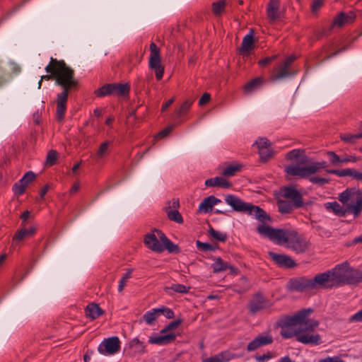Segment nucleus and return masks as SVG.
<instances>
[{"mask_svg": "<svg viewBox=\"0 0 362 362\" xmlns=\"http://www.w3.org/2000/svg\"><path fill=\"white\" fill-rule=\"evenodd\" d=\"M257 231L273 243L283 245L296 254L305 253L309 249V241L294 229L274 228L266 224H260Z\"/></svg>", "mask_w": 362, "mask_h": 362, "instance_id": "1", "label": "nucleus"}, {"mask_svg": "<svg viewBox=\"0 0 362 362\" xmlns=\"http://www.w3.org/2000/svg\"><path fill=\"white\" fill-rule=\"evenodd\" d=\"M45 71L49 74L42 76V80H54L55 83L62 88L69 85H78L74 78V71L67 66L64 60L51 57Z\"/></svg>", "mask_w": 362, "mask_h": 362, "instance_id": "2", "label": "nucleus"}, {"mask_svg": "<svg viewBox=\"0 0 362 362\" xmlns=\"http://www.w3.org/2000/svg\"><path fill=\"white\" fill-rule=\"evenodd\" d=\"M225 202L233 211L240 213H245L250 216H253L256 219L265 224L267 221H272L271 217L266 211L259 206L252 203L245 202L238 197L234 194H227L225 196Z\"/></svg>", "mask_w": 362, "mask_h": 362, "instance_id": "3", "label": "nucleus"}, {"mask_svg": "<svg viewBox=\"0 0 362 362\" xmlns=\"http://www.w3.org/2000/svg\"><path fill=\"white\" fill-rule=\"evenodd\" d=\"M318 326L319 322L317 320L308 317L301 327H298V341L303 344H321V336L315 330Z\"/></svg>", "mask_w": 362, "mask_h": 362, "instance_id": "4", "label": "nucleus"}, {"mask_svg": "<svg viewBox=\"0 0 362 362\" xmlns=\"http://www.w3.org/2000/svg\"><path fill=\"white\" fill-rule=\"evenodd\" d=\"M300 164L297 165H289L286 166L285 172L287 175L293 177H298L300 178L308 177L310 182L313 184H317L320 186H322L329 182V179L325 177H320L316 176H310L313 174L315 168L308 166H300Z\"/></svg>", "mask_w": 362, "mask_h": 362, "instance_id": "5", "label": "nucleus"}, {"mask_svg": "<svg viewBox=\"0 0 362 362\" xmlns=\"http://www.w3.org/2000/svg\"><path fill=\"white\" fill-rule=\"evenodd\" d=\"M130 89L131 87L128 83H105L95 90L94 94L98 98H104L106 96L127 97L129 95Z\"/></svg>", "mask_w": 362, "mask_h": 362, "instance_id": "6", "label": "nucleus"}, {"mask_svg": "<svg viewBox=\"0 0 362 362\" xmlns=\"http://www.w3.org/2000/svg\"><path fill=\"white\" fill-rule=\"evenodd\" d=\"M78 85H69L63 88L62 92L57 94L56 117L58 122L64 119L69 93L71 89L76 88Z\"/></svg>", "mask_w": 362, "mask_h": 362, "instance_id": "7", "label": "nucleus"}, {"mask_svg": "<svg viewBox=\"0 0 362 362\" xmlns=\"http://www.w3.org/2000/svg\"><path fill=\"white\" fill-rule=\"evenodd\" d=\"M151 55L149 59V69H151L146 78V81L148 86H153V71L155 73L156 81H158V48L156 43L151 42L150 45Z\"/></svg>", "mask_w": 362, "mask_h": 362, "instance_id": "8", "label": "nucleus"}, {"mask_svg": "<svg viewBox=\"0 0 362 362\" xmlns=\"http://www.w3.org/2000/svg\"><path fill=\"white\" fill-rule=\"evenodd\" d=\"M286 289L290 292H304L313 290L310 279L305 276L293 277L286 284Z\"/></svg>", "mask_w": 362, "mask_h": 362, "instance_id": "9", "label": "nucleus"}, {"mask_svg": "<svg viewBox=\"0 0 362 362\" xmlns=\"http://www.w3.org/2000/svg\"><path fill=\"white\" fill-rule=\"evenodd\" d=\"M313 313L312 308H303L298 310L293 315L286 316L284 320L285 327L296 326L301 327L308 316Z\"/></svg>", "mask_w": 362, "mask_h": 362, "instance_id": "10", "label": "nucleus"}, {"mask_svg": "<svg viewBox=\"0 0 362 362\" xmlns=\"http://www.w3.org/2000/svg\"><path fill=\"white\" fill-rule=\"evenodd\" d=\"M120 344L116 336L105 339L98 346V351L103 355H113L120 350Z\"/></svg>", "mask_w": 362, "mask_h": 362, "instance_id": "11", "label": "nucleus"}, {"mask_svg": "<svg viewBox=\"0 0 362 362\" xmlns=\"http://www.w3.org/2000/svg\"><path fill=\"white\" fill-rule=\"evenodd\" d=\"M167 206L163 207V211L166 213L168 218L179 224L184 223L182 214L177 210L180 207V201L178 199L173 198L167 202Z\"/></svg>", "mask_w": 362, "mask_h": 362, "instance_id": "12", "label": "nucleus"}, {"mask_svg": "<svg viewBox=\"0 0 362 362\" xmlns=\"http://www.w3.org/2000/svg\"><path fill=\"white\" fill-rule=\"evenodd\" d=\"M312 288L317 287L322 288H332L336 287L330 270L317 274L313 279H310Z\"/></svg>", "mask_w": 362, "mask_h": 362, "instance_id": "13", "label": "nucleus"}, {"mask_svg": "<svg viewBox=\"0 0 362 362\" xmlns=\"http://www.w3.org/2000/svg\"><path fill=\"white\" fill-rule=\"evenodd\" d=\"M268 255L273 262L279 268L288 269L298 266L296 262L288 255L277 254L274 252L269 251Z\"/></svg>", "mask_w": 362, "mask_h": 362, "instance_id": "14", "label": "nucleus"}, {"mask_svg": "<svg viewBox=\"0 0 362 362\" xmlns=\"http://www.w3.org/2000/svg\"><path fill=\"white\" fill-rule=\"evenodd\" d=\"M339 200L344 204H348L349 201L356 200L354 205L362 209V192L356 188H347L339 194Z\"/></svg>", "mask_w": 362, "mask_h": 362, "instance_id": "15", "label": "nucleus"}, {"mask_svg": "<svg viewBox=\"0 0 362 362\" xmlns=\"http://www.w3.org/2000/svg\"><path fill=\"white\" fill-rule=\"evenodd\" d=\"M349 263L344 262L341 264H337L334 269L330 270L332 280L334 281L336 287L344 286V280L347 272H349Z\"/></svg>", "mask_w": 362, "mask_h": 362, "instance_id": "16", "label": "nucleus"}, {"mask_svg": "<svg viewBox=\"0 0 362 362\" xmlns=\"http://www.w3.org/2000/svg\"><path fill=\"white\" fill-rule=\"evenodd\" d=\"M281 194L284 197L291 199L292 202H294L296 209L304 206L302 194L294 187H284L281 188Z\"/></svg>", "mask_w": 362, "mask_h": 362, "instance_id": "17", "label": "nucleus"}, {"mask_svg": "<svg viewBox=\"0 0 362 362\" xmlns=\"http://www.w3.org/2000/svg\"><path fill=\"white\" fill-rule=\"evenodd\" d=\"M248 308L250 313L255 315L267 308V300L261 293H256L250 300Z\"/></svg>", "mask_w": 362, "mask_h": 362, "instance_id": "18", "label": "nucleus"}, {"mask_svg": "<svg viewBox=\"0 0 362 362\" xmlns=\"http://www.w3.org/2000/svg\"><path fill=\"white\" fill-rule=\"evenodd\" d=\"M356 18V13L350 11L348 13L340 12L333 20L331 28L334 27L341 28L345 24H351L354 22Z\"/></svg>", "mask_w": 362, "mask_h": 362, "instance_id": "19", "label": "nucleus"}, {"mask_svg": "<svg viewBox=\"0 0 362 362\" xmlns=\"http://www.w3.org/2000/svg\"><path fill=\"white\" fill-rule=\"evenodd\" d=\"M164 250H167L170 254H178L180 252V247L160 230V252Z\"/></svg>", "mask_w": 362, "mask_h": 362, "instance_id": "20", "label": "nucleus"}, {"mask_svg": "<svg viewBox=\"0 0 362 362\" xmlns=\"http://www.w3.org/2000/svg\"><path fill=\"white\" fill-rule=\"evenodd\" d=\"M272 342L273 338L271 335L259 334L247 344V350L248 351H253L261 346L270 344Z\"/></svg>", "mask_w": 362, "mask_h": 362, "instance_id": "21", "label": "nucleus"}, {"mask_svg": "<svg viewBox=\"0 0 362 362\" xmlns=\"http://www.w3.org/2000/svg\"><path fill=\"white\" fill-rule=\"evenodd\" d=\"M265 83L266 80L262 76L254 78L244 85L243 91L246 94L252 93L255 91L261 89Z\"/></svg>", "mask_w": 362, "mask_h": 362, "instance_id": "22", "label": "nucleus"}, {"mask_svg": "<svg viewBox=\"0 0 362 362\" xmlns=\"http://www.w3.org/2000/svg\"><path fill=\"white\" fill-rule=\"evenodd\" d=\"M362 281V271L350 266L344 280V285H357Z\"/></svg>", "mask_w": 362, "mask_h": 362, "instance_id": "23", "label": "nucleus"}, {"mask_svg": "<svg viewBox=\"0 0 362 362\" xmlns=\"http://www.w3.org/2000/svg\"><path fill=\"white\" fill-rule=\"evenodd\" d=\"M286 158L289 160H296L298 164H305L308 162V156L305 149L297 148L288 151Z\"/></svg>", "mask_w": 362, "mask_h": 362, "instance_id": "24", "label": "nucleus"}, {"mask_svg": "<svg viewBox=\"0 0 362 362\" xmlns=\"http://www.w3.org/2000/svg\"><path fill=\"white\" fill-rule=\"evenodd\" d=\"M280 1L269 0L267 7V15L270 21H274L279 18Z\"/></svg>", "mask_w": 362, "mask_h": 362, "instance_id": "25", "label": "nucleus"}, {"mask_svg": "<svg viewBox=\"0 0 362 362\" xmlns=\"http://www.w3.org/2000/svg\"><path fill=\"white\" fill-rule=\"evenodd\" d=\"M254 31L252 29L250 30L249 33L243 37L241 47L239 48V53L244 54L245 52L252 50L254 48Z\"/></svg>", "mask_w": 362, "mask_h": 362, "instance_id": "26", "label": "nucleus"}, {"mask_svg": "<svg viewBox=\"0 0 362 362\" xmlns=\"http://www.w3.org/2000/svg\"><path fill=\"white\" fill-rule=\"evenodd\" d=\"M291 76H292L291 72L280 64L273 69L270 81H276Z\"/></svg>", "mask_w": 362, "mask_h": 362, "instance_id": "27", "label": "nucleus"}, {"mask_svg": "<svg viewBox=\"0 0 362 362\" xmlns=\"http://www.w3.org/2000/svg\"><path fill=\"white\" fill-rule=\"evenodd\" d=\"M86 316L91 320H95L104 314V310L101 309L98 304L89 303L85 309Z\"/></svg>", "mask_w": 362, "mask_h": 362, "instance_id": "28", "label": "nucleus"}, {"mask_svg": "<svg viewBox=\"0 0 362 362\" xmlns=\"http://www.w3.org/2000/svg\"><path fill=\"white\" fill-rule=\"evenodd\" d=\"M232 358L231 353L226 350L221 351L209 358H206L202 360V362H226L231 360Z\"/></svg>", "mask_w": 362, "mask_h": 362, "instance_id": "29", "label": "nucleus"}, {"mask_svg": "<svg viewBox=\"0 0 362 362\" xmlns=\"http://www.w3.org/2000/svg\"><path fill=\"white\" fill-rule=\"evenodd\" d=\"M205 185L206 187H220L223 188H229L231 187V183L223 177H216L207 179L205 181Z\"/></svg>", "mask_w": 362, "mask_h": 362, "instance_id": "30", "label": "nucleus"}, {"mask_svg": "<svg viewBox=\"0 0 362 362\" xmlns=\"http://www.w3.org/2000/svg\"><path fill=\"white\" fill-rule=\"evenodd\" d=\"M139 107L136 109L131 110L128 115L127 116V125L132 127H136L139 126V124L141 122L142 117L140 115H138Z\"/></svg>", "mask_w": 362, "mask_h": 362, "instance_id": "31", "label": "nucleus"}, {"mask_svg": "<svg viewBox=\"0 0 362 362\" xmlns=\"http://www.w3.org/2000/svg\"><path fill=\"white\" fill-rule=\"evenodd\" d=\"M326 209L331 210L338 216L344 217L347 214L346 209L341 206L337 202H332L325 204Z\"/></svg>", "mask_w": 362, "mask_h": 362, "instance_id": "32", "label": "nucleus"}, {"mask_svg": "<svg viewBox=\"0 0 362 362\" xmlns=\"http://www.w3.org/2000/svg\"><path fill=\"white\" fill-rule=\"evenodd\" d=\"M146 246L154 252H158V239L153 233H147L144 238Z\"/></svg>", "mask_w": 362, "mask_h": 362, "instance_id": "33", "label": "nucleus"}, {"mask_svg": "<svg viewBox=\"0 0 362 362\" xmlns=\"http://www.w3.org/2000/svg\"><path fill=\"white\" fill-rule=\"evenodd\" d=\"M164 291L169 295H173V293H187L190 289V286H186L181 284H174L171 286L164 287Z\"/></svg>", "mask_w": 362, "mask_h": 362, "instance_id": "34", "label": "nucleus"}, {"mask_svg": "<svg viewBox=\"0 0 362 362\" xmlns=\"http://www.w3.org/2000/svg\"><path fill=\"white\" fill-rule=\"evenodd\" d=\"M36 229L34 227H30L29 229L23 228L17 230L13 237V242H20L23 240L26 236H32L35 233Z\"/></svg>", "mask_w": 362, "mask_h": 362, "instance_id": "35", "label": "nucleus"}, {"mask_svg": "<svg viewBox=\"0 0 362 362\" xmlns=\"http://www.w3.org/2000/svg\"><path fill=\"white\" fill-rule=\"evenodd\" d=\"M276 204L279 211L281 214H289L293 210V209H296L294 206V202L291 203L287 200L279 199Z\"/></svg>", "mask_w": 362, "mask_h": 362, "instance_id": "36", "label": "nucleus"}, {"mask_svg": "<svg viewBox=\"0 0 362 362\" xmlns=\"http://www.w3.org/2000/svg\"><path fill=\"white\" fill-rule=\"evenodd\" d=\"M226 6V0H219L212 3L211 10L213 14L216 16H221L225 11Z\"/></svg>", "mask_w": 362, "mask_h": 362, "instance_id": "37", "label": "nucleus"}, {"mask_svg": "<svg viewBox=\"0 0 362 362\" xmlns=\"http://www.w3.org/2000/svg\"><path fill=\"white\" fill-rule=\"evenodd\" d=\"M229 267V264L224 262L221 257H217L215 262L211 264L213 272L216 274L226 271Z\"/></svg>", "mask_w": 362, "mask_h": 362, "instance_id": "38", "label": "nucleus"}, {"mask_svg": "<svg viewBox=\"0 0 362 362\" xmlns=\"http://www.w3.org/2000/svg\"><path fill=\"white\" fill-rule=\"evenodd\" d=\"M298 327L297 328L293 329L291 328V327H285L284 325L281 330V336L284 339H291L295 337L296 340L298 341Z\"/></svg>", "mask_w": 362, "mask_h": 362, "instance_id": "39", "label": "nucleus"}, {"mask_svg": "<svg viewBox=\"0 0 362 362\" xmlns=\"http://www.w3.org/2000/svg\"><path fill=\"white\" fill-rule=\"evenodd\" d=\"M212 204L211 196L204 198L199 206V211L205 214L211 212L214 207Z\"/></svg>", "mask_w": 362, "mask_h": 362, "instance_id": "40", "label": "nucleus"}, {"mask_svg": "<svg viewBox=\"0 0 362 362\" xmlns=\"http://www.w3.org/2000/svg\"><path fill=\"white\" fill-rule=\"evenodd\" d=\"M194 100L187 99L184 101L180 107L177 110L176 113L178 117H183L185 116L191 108Z\"/></svg>", "mask_w": 362, "mask_h": 362, "instance_id": "41", "label": "nucleus"}, {"mask_svg": "<svg viewBox=\"0 0 362 362\" xmlns=\"http://www.w3.org/2000/svg\"><path fill=\"white\" fill-rule=\"evenodd\" d=\"M208 233L210 236H211L214 240L225 243L227 240L228 236L226 233H221L220 231L216 230L212 226H209Z\"/></svg>", "mask_w": 362, "mask_h": 362, "instance_id": "42", "label": "nucleus"}, {"mask_svg": "<svg viewBox=\"0 0 362 362\" xmlns=\"http://www.w3.org/2000/svg\"><path fill=\"white\" fill-rule=\"evenodd\" d=\"M177 337L174 332L160 333V345H167L173 342Z\"/></svg>", "mask_w": 362, "mask_h": 362, "instance_id": "43", "label": "nucleus"}, {"mask_svg": "<svg viewBox=\"0 0 362 362\" xmlns=\"http://www.w3.org/2000/svg\"><path fill=\"white\" fill-rule=\"evenodd\" d=\"M157 316H158V308H153L152 310L146 312L144 315L143 318L148 325H153L155 323Z\"/></svg>", "mask_w": 362, "mask_h": 362, "instance_id": "44", "label": "nucleus"}, {"mask_svg": "<svg viewBox=\"0 0 362 362\" xmlns=\"http://www.w3.org/2000/svg\"><path fill=\"white\" fill-rule=\"evenodd\" d=\"M362 134H361V132L358 134H352L349 133H344L341 134L340 139L341 141L350 143V144H354L357 139H361Z\"/></svg>", "mask_w": 362, "mask_h": 362, "instance_id": "45", "label": "nucleus"}, {"mask_svg": "<svg viewBox=\"0 0 362 362\" xmlns=\"http://www.w3.org/2000/svg\"><path fill=\"white\" fill-rule=\"evenodd\" d=\"M242 169V165H229L223 171L222 174L226 177H231Z\"/></svg>", "mask_w": 362, "mask_h": 362, "instance_id": "46", "label": "nucleus"}, {"mask_svg": "<svg viewBox=\"0 0 362 362\" xmlns=\"http://www.w3.org/2000/svg\"><path fill=\"white\" fill-rule=\"evenodd\" d=\"M182 323V320L180 318L173 320L168 325L165 326L161 330H160V333L173 332V331L176 329Z\"/></svg>", "mask_w": 362, "mask_h": 362, "instance_id": "47", "label": "nucleus"}, {"mask_svg": "<svg viewBox=\"0 0 362 362\" xmlns=\"http://www.w3.org/2000/svg\"><path fill=\"white\" fill-rule=\"evenodd\" d=\"M329 174L336 175L339 177L351 176L352 175L353 168H345L342 170L328 169L326 170Z\"/></svg>", "mask_w": 362, "mask_h": 362, "instance_id": "48", "label": "nucleus"}, {"mask_svg": "<svg viewBox=\"0 0 362 362\" xmlns=\"http://www.w3.org/2000/svg\"><path fill=\"white\" fill-rule=\"evenodd\" d=\"M27 186L23 183V181L20 180L13 185L12 189L13 193L17 196H21L24 194Z\"/></svg>", "mask_w": 362, "mask_h": 362, "instance_id": "49", "label": "nucleus"}, {"mask_svg": "<svg viewBox=\"0 0 362 362\" xmlns=\"http://www.w3.org/2000/svg\"><path fill=\"white\" fill-rule=\"evenodd\" d=\"M258 151L260 160L263 163L267 162L272 156L271 147L261 148Z\"/></svg>", "mask_w": 362, "mask_h": 362, "instance_id": "50", "label": "nucleus"}, {"mask_svg": "<svg viewBox=\"0 0 362 362\" xmlns=\"http://www.w3.org/2000/svg\"><path fill=\"white\" fill-rule=\"evenodd\" d=\"M132 269H129L125 274H123L122 277L119 280L118 285L119 292H122L127 284V281L131 278Z\"/></svg>", "mask_w": 362, "mask_h": 362, "instance_id": "51", "label": "nucleus"}, {"mask_svg": "<svg viewBox=\"0 0 362 362\" xmlns=\"http://www.w3.org/2000/svg\"><path fill=\"white\" fill-rule=\"evenodd\" d=\"M196 245L198 250L201 251H214L217 248V246H214L211 244L203 243L200 240L196 241Z\"/></svg>", "mask_w": 362, "mask_h": 362, "instance_id": "52", "label": "nucleus"}, {"mask_svg": "<svg viewBox=\"0 0 362 362\" xmlns=\"http://www.w3.org/2000/svg\"><path fill=\"white\" fill-rule=\"evenodd\" d=\"M327 154L329 157V162L332 165H337L342 163V158L340 156H339L335 152L327 151Z\"/></svg>", "mask_w": 362, "mask_h": 362, "instance_id": "53", "label": "nucleus"}, {"mask_svg": "<svg viewBox=\"0 0 362 362\" xmlns=\"http://www.w3.org/2000/svg\"><path fill=\"white\" fill-rule=\"evenodd\" d=\"M279 57V54L272 55L270 57H267L258 62V65L262 67H266L268 64L276 60Z\"/></svg>", "mask_w": 362, "mask_h": 362, "instance_id": "54", "label": "nucleus"}, {"mask_svg": "<svg viewBox=\"0 0 362 362\" xmlns=\"http://www.w3.org/2000/svg\"><path fill=\"white\" fill-rule=\"evenodd\" d=\"M57 159V153L54 150L48 152L46 158V162L49 165H53L56 163Z\"/></svg>", "mask_w": 362, "mask_h": 362, "instance_id": "55", "label": "nucleus"}, {"mask_svg": "<svg viewBox=\"0 0 362 362\" xmlns=\"http://www.w3.org/2000/svg\"><path fill=\"white\" fill-rule=\"evenodd\" d=\"M160 315H163L167 319H173L175 317L173 310L165 306L160 307Z\"/></svg>", "mask_w": 362, "mask_h": 362, "instance_id": "56", "label": "nucleus"}, {"mask_svg": "<svg viewBox=\"0 0 362 362\" xmlns=\"http://www.w3.org/2000/svg\"><path fill=\"white\" fill-rule=\"evenodd\" d=\"M35 178V174L33 171H28L21 179L23 183L28 187V184L32 182Z\"/></svg>", "mask_w": 362, "mask_h": 362, "instance_id": "57", "label": "nucleus"}, {"mask_svg": "<svg viewBox=\"0 0 362 362\" xmlns=\"http://www.w3.org/2000/svg\"><path fill=\"white\" fill-rule=\"evenodd\" d=\"M175 124H171L160 131V139L168 137L175 127Z\"/></svg>", "mask_w": 362, "mask_h": 362, "instance_id": "58", "label": "nucleus"}, {"mask_svg": "<svg viewBox=\"0 0 362 362\" xmlns=\"http://www.w3.org/2000/svg\"><path fill=\"white\" fill-rule=\"evenodd\" d=\"M110 144V142L108 141H105L103 142L102 144H100L99 148L97 151V156L98 157H103L104 156V154L106 153Z\"/></svg>", "mask_w": 362, "mask_h": 362, "instance_id": "59", "label": "nucleus"}, {"mask_svg": "<svg viewBox=\"0 0 362 362\" xmlns=\"http://www.w3.org/2000/svg\"><path fill=\"white\" fill-rule=\"evenodd\" d=\"M255 144H257L258 149H260L261 148L271 147V143L265 137L259 138L256 141Z\"/></svg>", "mask_w": 362, "mask_h": 362, "instance_id": "60", "label": "nucleus"}, {"mask_svg": "<svg viewBox=\"0 0 362 362\" xmlns=\"http://www.w3.org/2000/svg\"><path fill=\"white\" fill-rule=\"evenodd\" d=\"M346 210H347V214H353L355 217L358 216L360 215L361 212L362 211V209L355 206L353 204H349L346 208Z\"/></svg>", "mask_w": 362, "mask_h": 362, "instance_id": "61", "label": "nucleus"}, {"mask_svg": "<svg viewBox=\"0 0 362 362\" xmlns=\"http://www.w3.org/2000/svg\"><path fill=\"white\" fill-rule=\"evenodd\" d=\"M309 166L313 167V168H315L316 170H315L313 172V174H314V173H316L317 172H318L320 169L327 168V163L326 161L314 162Z\"/></svg>", "mask_w": 362, "mask_h": 362, "instance_id": "62", "label": "nucleus"}, {"mask_svg": "<svg viewBox=\"0 0 362 362\" xmlns=\"http://www.w3.org/2000/svg\"><path fill=\"white\" fill-rule=\"evenodd\" d=\"M296 59H297V57L295 56L294 54H292V55L287 57L281 64L283 66H284L285 68H286L287 69L289 70L291 65Z\"/></svg>", "mask_w": 362, "mask_h": 362, "instance_id": "63", "label": "nucleus"}, {"mask_svg": "<svg viewBox=\"0 0 362 362\" xmlns=\"http://www.w3.org/2000/svg\"><path fill=\"white\" fill-rule=\"evenodd\" d=\"M318 362H344L339 356H327L325 358H322Z\"/></svg>", "mask_w": 362, "mask_h": 362, "instance_id": "64", "label": "nucleus"}]
</instances>
